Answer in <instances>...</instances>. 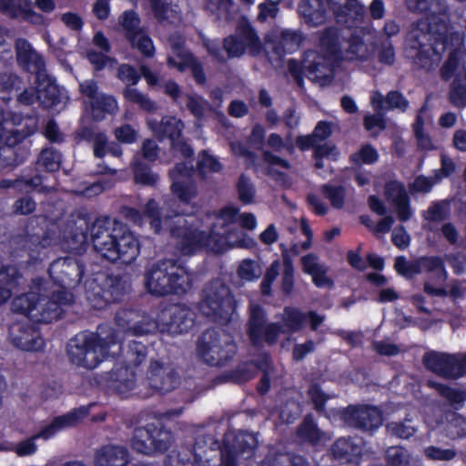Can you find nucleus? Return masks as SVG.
I'll return each instance as SVG.
<instances>
[{"label":"nucleus","instance_id":"f257e3e1","mask_svg":"<svg viewBox=\"0 0 466 466\" xmlns=\"http://www.w3.org/2000/svg\"><path fill=\"white\" fill-rule=\"evenodd\" d=\"M408 11L425 15L412 22L406 35V49L413 64L431 71L439 66L450 35V13L446 0H405Z\"/></svg>","mask_w":466,"mask_h":466},{"label":"nucleus","instance_id":"f03ea898","mask_svg":"<svg viewBox=\"0 0 466 466\" xmlns=\"http://www.w3.org/2000/svg\"><path fill=\"white\" fill-rule=\"evenodd\" d=\"M113 329L99 327L97 332H82L71 339L67 344L70 361L87 370L96 368L106 356L116 354L112 349H119Z\"/></svg>","mask_w":466,"mask_h":466},{"label":"nucleus","instance_id":"7ed1b4c3","mask_svg":"<svg viewBox=\"0 0 466 466\" xmlns=\"http://www.w3.org/2000/svg\"><path fill=\"white\" fill-rule=\"evenodd\" d=\"M147 291L156 296L183 294L190 288L191 278L186 268L175 259H162L145 271Z\"/></svg>","mask_w":466,"mask_h":466},{"label":"nucleus","instance_id":"20e7f679","mask_svg":"<svg viewBox=\"0 0 466 466\" xmlns=\"http://www.w3.org/2000/svg\"><path fill=\"white\" fill-rule=\"evenodd\" d=\"M238 209L228 207L219 211L218 223L211 230V251L223 253L229 248L238 247L250 248L254 246V240L248 237L237 223Z\"/></svg>","mask_w":466,"mask_h":466},{"label":"nucleus","instance_id":"39448f33","mask_svg":"<svg viewBox=\"0 0 466 466\" xmlns=\"http://www.w3.org/2000/svg\"><path fill=\"white\" fill-rule=\"evenodd\" d=\"M198 357L210 366H224L233 359L237 347L232 336L222 329H207L198 339Z\"/></svg>","mask_w":466,"mask_h":466},{"label":"nucleus","instance_id":"423d86ee","mask_svg":"<svg viewBox=\"0 0 466 466\" xmlns=\"http://www.w3.org/2000/svg\"><path fill=\"white\" fill-rule=\"evenodd\" d=\"M200 310L215 322L227 323L235 310L229 288L220 279L207 284L202 291Z\"/></svg>","mask_w":466,"mask_h":466},{"label":"nucleus","instance_id":"0eeeda50","mask_svg":"<svg viewBox=\"0 0 466 466\" xmlns=\"http://www.w3.org/2000/svg\"><path fill=\"white\" fill-rule=\"evenodd\" d=\"M288 67L299 86L303 83V75L320 86L329 85L333 79V58L315 51H308L301 64L289 60Z\"/></svg>","mask_w":466,"mask_h":466},{"label":"nucleus","instance_id":"6e6552de","mask_svg":"<svg viewBox=\"0 0 466 466\" xmlns=\"http://www.w3.org/2000/svg\"><path fill=\"white\" fill-rule=\"evenodd\" d=\"M173 442L171 432L162 426L149 423L134 430L131 448L144 455H154L167 451Z\"/></svg>","mask_w":466,"mask_h":466},{"label":"nucleus","instance_id":"1a4fd4ad","mask_svg":"<svg viewBox=\"0 0 466 466\" xmlns=\"http://www.w3.org/2000/svg\"><path fill=\"white\" fill-rule=\"evenodd\" d=\"M89 414V409L82 406L70 410L69 412L55 417L52 421L45 426L39 433L33 438L25 440L16 445L15 451L20 456L33 454L36 451L35 439L43 438L45 440L54 436L56 432L66 428L76 427Z\"/></svg>","mask_w":466,"mask_h":466},{"label":"nucleus","instance_id":"9d476101","mask_svg":"<svg viewBox=\"0 0 466 466\" xmlns=\"http://www.w3.org/2000/svg\"><path fill=\"white\" fill-rule=\"evenodd\" d=\"M94 250L101 258L111 263L120 261L123 264H130L139 255L140 248L138 240L130 232H124L115 239L95 248Z\"/></svg>","mask_w":466,"mask_h":466},{"label":"nucleus","instance_id":"9b49d317","mask_svg":"<svg viewBox=\"0 0 466 466\" xmlns=\"http://www.w3.org/2000/svg\"><path fill=\"white\" fill-rule=\"evenodd\" d=\"M51 284L48 281V289L37 295V313H33V321L52 322L61 318L63 305H68L73 301L71 292L64 289L51 290Z\"/></svg>","mask_w":466,"mask_h":466},{"label":"nucleus","instance_id":"f8f14e48","mask_svg":"<svg viewBox=\"0 0 466 466\" xmlns=\"http://www.w3.org/2000/svg\"><path fill=\"white\" fill-rule=\"evenodd\" d=\"M115 322L123 332L133 336L151 334L158 329L157 322L152 317L133 309H118Z\"/></svg>","mask_w":466,"mask_h":466},{"label":"nucleus","instance_id":"ddd939ff","mask_svg":"<svg viewBox=\"0 0 466 466\" xmlns=\"http://www.w3.org/2000/svg\"><path fill=\"white\" fill-rule=\"evenodd\" d=\"M49 274L54 282L66 290L76 287L84 275V264L77 258H60L49 266Z\"/></svg>","mask_w":466,"mask_h":466},{"label":"nucleus","instance_id":"4468645a","mask_svg":"<svg viewBox=\"0 0 466 466\" xmlns=\"http://www.w3.org/2000/svg\"><path fill=\"white\" fill-rule=\"evenodd\" d=\"M256 368L259 369L263 372L258 390L261 394H265L269 390L270 380L274 373V368L271 366L270 357L267 353L261 354L255 364L246 362L238 365L228 376L233 382L242 383L249 380L254 376Z\"/></svg>","mask_w":466,"mask_h":466},{"label":"nucleus","instance_id":"2eb2a0df","mask_svg":"<svg viewBox=\"0 0 466 466\" xmlns=\"http://www.w3.org/2000/svg\"><path fill=\"white\" fill-rule=\"evenodd\" d=\"M257 444L256 436L246 431L238 432L231 441L227 437L224 448L220 451L221 466H238V456L250 457Z\"/></svg>","mask_w":466,"mask_h":466},{"label":"nucleus","instance_id":"dca6fc26","mask_svg":"<svg viewBox=\"0 0 466 466\" xmlns=\"http://www.w3.org/2000/svg\"><path fill=\"white\" fill-rule=\"evenodd\" d=\"M193 167L185 163H177L169 170L168 176L172 180L170 190L182 203L189 204L198 196V187L190 179Z\"/></svg>","mask_w":466,"mask_h":466},{"label":"nucleus","instance_id":"f3484780","mask_svg":"<svg viewBox=\"0 0 466 466\" xmlns=\"http://www.w3.org/2000/svg\"><path fill=\"white\" fill-rule=\"evenodd\" d=\"M342 416L348 425L364 431H373L382 424V413L375 406H349Z\"/></svg>","mask_w":466,"mask_h":466},{"label":"nucleus","instance_id":"a211bd4d","mask_svg":"<svg viewBox=\"0 0 466 466\" xmlns=\"http://www.w3.org/2000/svg\"><path fill=\"white\" fill-rule=\"evenodd\" d=\"M172 237L176 239V247L183 255L192 254L199 248L211 250V233L207 234L191 227L169 228Z\"/></svg>","mask_w":466,"mask_h":466},{"label":"nucleus","instance_id":"6ab92c4d","mask_svg":"<svg viewBox=\"0 0 466 466\" xmlns=\"http://www.w3.org/2000/svg\"><path fill=\"white\" fill-rule=\"evenodd\" d=\"M9 339L15 348L25 351H39L45 345L39 331L27 322L13 323L9 327Z\"/></svg>","mask_w":466,"mask_h":466},{"label":"nucleus","instance_id":"aec40b11","mask_svg":"<svg viewBox=\"0 0 466 466\" xmlns=\"http://www.w3.org/2000/svg\"><path fill=\"white\" fill-rule=\"evenodd\" d=\"M15 48L16 63L23 71L35 75V79L46 74L43 56L26 39L17 38Z\"/></svg>","mask_w":466,"mask_h":466},{"label":"nucleus","instance_id":"412c9836","mask_svg":"<svg viewBox=\"0 0 466 466\" xmlns=\"http://www.w3.org/2000/svg\"><path fill=\"white\" fill-rule=\"evenodd\" d=\"M338 24L358 26L364 19V9L358 0H327Z\"/></svg>","mask_w":466,"mask_h":466},{"label":"nucleus","instance_id":"4be33fe9","mask_svg":"<svg viewBox=\"0 0 466 466\" xmlns=\"http://www.w3.org/2000/svg\"><path fill=\"white\" fill-rule=\"evenodd\" d=\"M159 318L167 326V331L172 333L187 332L195 322L194 312L183 305H173L165 309Z\"/></svg>","mask_w":466,"mask_h":466},{"label":"nucleus","instance_id":"5701e85b","mask_svg":"<svg viewBox=\"0 0 466 466\" xmlns=\"http://www.w3.org/2000/svg\"><path fill=\"white\" fill-rule=\"evenodd\" d=\"M147 380L149 386L161 394L173 390L179 384L177 373L157 360L150 362Z\"/></svg>","mask_w":466,"mask_h":466},{"label":"nucleus","instance_id":"b1692460","mask_svg":"<svg viewBox=\"0 0 466 466\" xmlns=\"http://www.w3.org/2000/svg\"><path fill=\"white\" fill-rule=\"evenodd\" d=\"M385 198L393 206L398 218L408 221L412 216L410 198L404 185L398 181H390L384 187Z\"/></svg>","mask_w":466,"mask_h":466},{"label":"nucleus","instance_id":"393cba45","mask_svg":"<svg viewBox=\"0 0 466 466\" xmlns=\"http://www.w3.org/2000/svg\"><path fill=\"white\" fill-rule=\"evenodd\" d=\"M48 289V281L43 279H35L32 280L30 291L15 297L12 301V310L27 316L33 320V313H37V295L40 292H46Z\"/></svg>","mask_w":466,"mask_h":466},{"label":"nucleus","instance_id":"a878e982","mask_svg":"<svg viewBox=\"0 0 466 466\" xmlns=\"http://www.w3.org/2000/svg\"><path fill=\"white\" fill-rule=\"evenodd\" d=\"M127 232L122 224L109 218H97L90 228V237L93 248H96L106 242L111 241Z\"/></svg>","mask_w":466,"mask_h":466},{"label":"nucleus","instance_id":"bb28decb","mask_svg":"<svg viewBox=\"0 0 466 466\" xmlns=\"http://www.w3.org/2000/svg\"><path fill=\"white\" fill-rule=\"evenodd\" d=\"M456 355L437 351H430L424 354L422 362L432 372L447 378L455 379Z\"/></svg>","mask_w":466,"mask_h":466},{"label":"nucleus","instance_id":"cd10ccee","mask_svg":"<svg viewBox=\"0 0 466 466\" xmlns=\"http://www.w3.org/2000/svg\"><path fill=\"white\" fill-rule=\"evenodd\" d=\"M130 456L127 447L106 444L99 448L95 454L96 466H127Z\"/></svg>","mask_w":466,"mask_h":466},{"label":"nucleus","instance_id":"c85d7f7f","mask_svg":"<svg viewBox=\"0 0 466 466\" xmlns=\"http://www.w3.org/2000/svg\"><path fill=\"white\" fill-rule=\"evenodd\" d=\"M154 17L162 25H177L181 20L177 0H148Z\"/></svg>","mask_w":466,"mask_h":466},{"label":"nucleus","instance_id":"c756f323","mask_svg":"<svg viewBox=\"0 0 466 466\" xmlns=\"http://www.w3.org/2000/svg\"><path fill=\"white\" fill-rule=\"evenodd\" d=\"M38 86V103L45 109H50L62 102L61 92L55 80L47 74L35 79Z\"/></svg>","mask_w":466,"mask_h":466},{"label":"nucleus","instance_id":"7c9ffc66","mask_svg":"<svg viewBox=\"0 0 466 466\" xmlns=\"http://www.w3.org/2000/svg\"><path fill=\"white\" fill-rule=\"evenodd\" d=\"M181 214L184 212L179 210L164 213L163 208H160L158 203L153 198L147 202L143 211L144 217L150 220V227L155 233H161L168 229L170 228L169 219Z\"/></svg>","mask_w":466,"mask_h":466},{"label":"nucleus","instance_id":"2f4dec72","mask_svg":"<svg viewBox=\"0 0 466 466\" xmlns=\"http://www.w3.org/2000/svg\"><path fill=\"white\" fill-rule=\"evenodd\" d=\"M106 383L114 392L125 395L135 388L136 374L127 367H115L107 374Z\"/></svg>","mask_w":466,"mask_h":466},{"label":"nucleus","instance_id":"473e14b6","mask_svg":"<svg viewBox=\"0 0 466 466\" xmlns=\"http://www.w3.org/2000/svg\"><path fill=\"white\" fill-rule=\"evenodd\" d=\"M147 125L157 139L167 138L170 142L178 137L185 127L180 119L171 116H163L159 122L149 119Z\"/></svg>","mask_w":466,"mask_h":466},{"label":"nucleus","instance_id":"72a5a7b5","mask_svg":"<svg viewBox=\"0 0 466 466\" xmlns=\"http://www.w3.org/2000/svg\"><path fill=\"white\" fill-rule=\"evenodd\" d=\"M466 70V52L451 50L440 68V77L442 81H452L456 77H461Z\"/></svg>","mask_w":466,"mask_h":466},{"label":"nucleus","instance_id":"f704fd0d","mask_svg":"<svg viewBox=\"0 0 466 466\" xmlns=\"http://www.w3.org/2000/svg\"><path fill=\"white\" fill-rule=\"evenodd\" d=\"M296 434L301 441L314 446L330 439L326 431L319 428L311 414H307L303 418L297 428Z\"/></svg>","mask_w":466,"mask_h":466},{"label":"nucleus","instance_id":"c9c22d12","mask_svg":"<svg viewBox=\"0 0 466 466\" xmlns=\"http://www.w3.org/2000/svg\"><path fill=\"white\" fill-rule=\"evenodd\" d=\"M327 5V0H301L299 9L305 22L316 26L325 23Z\"/></svg>","mask_w":466,"mask_h":466},{"label":"nucleus","instance_id":"e433bc0d","mask_svg":"<svg viewBox=\"0 0 466 466\" xmlns=\"http://www.w3.org/2000/svg\"><path fill=\"white\" fill-rule=\"evenodd\" d=\"M168 46L171 54L168 55L167 63L168 66L177 68L185 62L191 60L193 55L185 46V38L179 33H173L167 38Z\"/></svg>","mask_w":466,"mask_h":466},{"label":"nucleus","instance_id":"4c0bfd02","mask_svg":"<svg viewBox=\"0 0 466 466\" xmlns=\"http://www.w3.org/2000/svg\"><path fill=\"white\" fill-rule=\"evenodd\" d=\"M266 313L258 305H251L248 323V334L254 345L260 346L263 341V329L266 324Z\"/></svg>","mask_w":466,"mask_h":466},{"label":"nucleus","instance_id":"58836bf2","mask_svg":"<svg viewBox=\"0 0 466 466\" xmlns=\"http://www.w3.org/2000/svg\"><path fill=\"white\" fill-rule=\"evenodd\" d=\"M219 448L218 442L208 434H199L196 438L193 447L195 465L211 466L209 463L208 452Z\"/></svg>","mask_w":466,"mask_h":466},{"label":"nucleus","instance_id":"ea45409f","mask_svg":"<svg viewBox=\"0 0 466 466\" xmlns=\"http://www.w3.org/2000/svg\"><path fill=\"white\" fill-rule=\"evenodd\" d=\"M261 466H309V464L301 455L270 451L263 460Z\"/></svg>","mask_w":466,"mask_h":466},{"label":"nucleus","instance_id":"a19ab883","mask_svg":"<svg viewBox=\"0 0 466 466\" xmlns=\"http://www.w3.org/2000/svg\"><path fill=\"white\" fill-rule=\"evenodd\" d=\"M236 34L239 38L244 40V46H246L249 55L256 56L260 54L262 50L260 39L247 20L242 19L238 22Z\"/></svg>","mask_w":466,"mask_h":466},{"label":"nucleus","instance_id":"79ce46f5","mask_svg":"<svg viewBox=\"0 0 466 466\" xmlns=\"http://www.w3.org/2000/svg\"><path fill=\"white\" fill-rule=\"evenodd\" d=\"M361 452V446L351 438H339L332 445V453L339 460L351 461Z\"/></svg>","mask_w":466,"mask_h":466},{"label":"nucleus","instance_id":"37998d69","mask_svg":"<svg viewBox=\"0 0 466 466\" xmlns=\"http://www.w3.org/2000/svg\"><path fill=\"white\" fill-rule=\"evenodd\" d=\"M376 45L366 43L358 36H352L346 49L349 59L369 60L375 56Z\"/></svg>","mask_w":466,"mask_h":466},{"label":"nucleus","instance_id":"c03bdc74","mask_svg":"<svg viewBox=\"0 0 466 466\" xmlns=\"http://www.w3.org/2000/svg\"><path fill=\"white\" fill-rule=\"evenodd\" d=\"M20 279L21 276L13 266L0 269V304L10 299L13 289L19 285Z\"/></svg>","mask_w":466,"mask_h":466},{"label":"nucleus","instance_id":"a18cd8bd","mask_svg":"<svg viewBox=\"0 0 466 466\" xmlns=\"http://www.w3.org/2000/svg\"><path fill=\"white\" fill-rule=\"evenodd\" d=\"M130 46L137 50L145 58H152L155 56L156 48L152 38L148 35L147 29L138 31L127 38Z\"/></svg>","mask_w":466,"mask_h":466},{"label":"nucleus","instance_id":"49530a36","mask_svg":"<svg viewBox=\"0 0 466 466\" xmlns=\"http://www.w3.org/2000/svg\"><path fill=\"white\" fill-rule=\"evenodd\" d=\"M281 320L283 322L281 326L286 329V333H294L303 329L307 315L296 308L286 307L281 315Z\"/></svg>","mask_w":466,"mask_h":466},{"label":"nucleus","instance_id":"de8ad7c7","mask_svg":"<svg viewBox=\"0 0 466 466\" xmlns=\"http://www.w3.org/2000/svg\"><path fill=\"white\" fill-rule=\"evenodd\" d=\"M123 96L129 103L138 106L141 110L147 113H155L158 109L156 102L134 86H127L123 89Z\"/></svg>","mask_w":466,"mask_h":466},{"label":"nucleus","instance_id":"09e8293b","mask_svg":"<svg viewBox=\"0 0 466 466\" xmlns=\"http://www.w3.org/2000/svg\"><path fill=\"white\" fill-rule=\"evenodd\" d=\"M420 268L421 272L432 273V280L435 283H441L447 279L444 261L440 257H421Z\"/></svg>","mask_w":466,"mask_h":466},{"label":"nucleus","instance_id":"8fccbe9b","mask_svg":"<svg viewBox=\"0 0 466 466\" xmlns=\"http://www.w3.org/2000/svg\"><path fill=\"white\" fill-rule=\"evenodd\" d=\"M417 425L411 418L400 421H390L386 425L389 435L398 439L408 440L417 432Z\"/></svg>","mask_w":466,"mask_h":466},{"label":"nucleus","instance_id":"3c124183","mask_svg":"<svg viewBox=\"0 0 466 466\" xmlns=\"http://www.w3.org/2000/svg\"><path fill=\"white\" fill-rule=\"evenodd\" d=\"M23 78L13 72L0 73V97L2 100L9 101L11 94L18 91L23 86Z\"/></svg>","mask_w":466,"mask_h":466},{"label":"nucleus","instance_id":"603ef678","mask_svg":"<svg viewBox=\"0 0 466 466\" xmlns=\"http://www.w3.org/2000/svg\"><path fill=\"white\" fill-rule=\"evenodd\" d=\"M223 168L222 164L214 156L208 154V151L202 150L198 157L197 172L203 180L208 178V172L218 173Z\"/></svg>","mask_w":466,"mask_h":466},{"label":"nucleus","instance_id":"864d4df0","mask_svg":"<svg viewBox=\"0 0 466 466\" xmlns=\"http://www.w3.org/2000/svg\"><path fill=\"white\" fill-rule=\"evenodd\" d=\"M62 155L53 147L43 148L37 157L36 164L47 172H56L60 169Z\"/></svg>","mask_w":466,"mask_h":466},{"label":"nucleus","instance_id":"5fc2aeb1","mask_svg":"<svg viewBox=\"0 0 466 466\" xmlns=\"http://www.w3.org/2000/svg\"><path fill=\"white\" fill-rule=\"evenodd\" d=\"M447 424L445 427L446 435L456 440L466 436V419L456 412H450L446 415Z\"/></svg>","mask_w":466,"mask_h":466},{"label":"nucleus","instance_id":"6e6d98bb","mask_svg":"<svg viewBox=\"0 0 466 466\" xmlns=\"http://www.w3.org/2000/svg\"><path fill=\"white\" fill-rule=\"evenodd\" d=\"M448 100L455 107L466 106V82L461 77H456L451 82Z\"/></svg>","mask_w":466,"mask_h":466},{"label":"nucleus","instance_id":"4d7b16f0","mask_svg":"<svg viewBox=\"0 0 466 466\" xmlns=\"http://www.w3.org/2000/svg\"><path fill=\"white\" fill-rule=\"evenodd\" d=\"M410 452L402 446H391L386 450V466H410Z\"/></svg>","mask_w":466,"mask_h":466},{"label":"nucleus","instance_id":"13d9d810","mask_svg":"<svg viewBox=\"0 0 466 466\" xmlns=\"http://www.w3.org/2000/svg\"><path fill=\"white\" fill-rule=\"evenodd\" d=\"M158 175L154 173L145 163L137 161L134 165V180L137 184L154 187L158 181Z\"/></svg>","mask_w":466,"mask_h":466},{"label":"nucleus","instance_id":"bf43d9fd","mask_svg":"<svg viewBox=\"0 0 466 466\" xmlns=\"http://www.w3.org/2000/svg\"><path fill=\"white\" fill-rule=\"evenodd\" d=\"M118 22L125 31L126 39L133 34L145 29L140 25L141 20L137 12L134 10L125 11L118 18Z\"/></svg>","mask_w":466,"mask_h":466},{"label":"nucleus","instance_id":"052dcab7","mask_svg":"<svg viewBox=\"0 0 466 466\" xmlns=\"http://www.w3.org/2000/svg\"><path fill=\"white\" fill-rule=\"evenodd\" d=\"M92 113L96 118H101L100 113L112 114L117 110L116 100L108 95L101 93L90 106Z\"/></svg>","mask_w":466,"mask_h":466},{"label":"nucleus","instance_id":"680f3d73","mask_svg":"<svg viewBox=\"0 0 466 466\" xmlns=\"http://www.w3.org/2000/svg\"><path fill=\"white\" fill-rule=\"evenodd\" d=\"M105 295H108L107 299L119 300L122 296L128 290L127 282L118 276L108 277L106 280Z\"/></svg>","mask_w":466,"mask_h":466},{"label":"nucleus","instance_id":"e2e57ef3","mask_svg":"<svg viewBox=\"0 0 466 466\" xmlns=\"http://www.w3.org/2000/svg\"><path fill=\"white\" fill-rule=\"evenodd\" d=\"M319 45L321 48L327 52V56L331 57L337 56L339 51L337 30L334 28L326 29L319 38Z\"/></svg>","mask_w":466,"mask_h":466},{"label":"nucleus","instance_id":"0e129e2a","mask_svg":"<svg viewBox=\"0 0 466 466\" xmlns=\"http://www.w3.org/2000/svg\"><path fill=\"white\" fill-rule=\"evenodd\" d=\"M187 108L198 120L203 119L208 111L212 110L210 104L198 96H189L187 99Z\"/></svg>","mask_w":466,"mask_h":466},{"label":"nucleus","instance_id":"69168bd1","mask_svg":"<svg viewBox=\"0 0 466 466\" xmlns=\"http://www.w3.org/2000/svg\"><path fill=\"white\" fill-rule=\"evenodd\" d=\"M147 357V348L139 341L133 340L128 344L127 361L135 367L139 366Z\"/></svg>","mask_w":466,"mask_h":466},{"label":"nucleus","instance_id":"338daca9","mask_svg":"<svg viewBox=\"0 0 466 466\" xmlns=\"http://www.w3.org/2000/svg\"><path fill=\"white\" fill-rule=\"evenodd\" d=\"M321 192L330 201L333 208H341L344 206L346 192L342 186L325 184L321 187Z\"/></svg>","mask_w":466,"mask_h":466},{"label":"nucleus","instance_id":"774afa93","mask_svg":"<svg viewBox=\"0 0 466 466\" xmlns=\"http://www.w3.org/2000/svg\"><path fill=\"white\" fill-rule=\"evenodd\" d=\"M203 8L211 15H216L218 18L222 15L228 18L229 10L233 5L232 0H202Z\"/></svg>","mask_w":466,"mask_h":466}]
</instances>
